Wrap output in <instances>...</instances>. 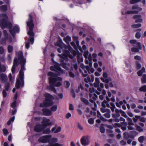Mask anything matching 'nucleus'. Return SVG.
<instances>
[{
    "mask_svg": "<svg viewBox=\"0 0 146 146\" xmlns=\"http://www.w3.org/2000/svg\"><path fill=\"white\" fill-rule=\"evenodd\" d=\"M13 50V46L11 45H9L7 46L8 52L9 53H11L12 52Z\"/></svg>",
    "mask_w": 146,
    "mask_h": 146,
    "instance_id": "473e14b6",
    "label": "nucleus"
},
{
    "mask_svg": "<svg viewBox=\"0 0 146 146\" xmlns=\"http://www.w3.org/2000/svg\"><path fill=\"white\" fill-rule=\"evenodd\" d=\"M13 37L11 36H9L8 38V40L9 43H14L16 41V40L15 36L14 35Z\"/></svg>",
    "mask_w": 146,
    "mask_h": 146,
    "instance_id": "bb28decb",
    "label": "nucleus"
},
{
    "mask_svg": "<svg viewBox=\"0 0 146 146\" xmlns=\"http://www.w3.org/2000/svg\"><path fill=\"white\" fill-rule=\"evenodd\" d=\"M48 75L50 77L49 78V85L47 86V89L49 91H53L56 93V90L54 87H58L61 85L62 79L58 77L56 74L52 72H48Z\"/></svg>",
    "mask_w": 146,
    "mask_h": 146,
    "instance_id": "20e7f679",
    "label": "nucleus"
},
{
    "mask_svg": "<svg viewBox=\"0 0 146 146\" xmlns=\"http://www.w3.org/2000/svg\"><path fill=\"white\" fill-rule=\"evenodd\" d=\"M138 8V10L139 11H141L142 10V9L141 8H138V6L137 5H134L132 7V9H137Z\"/></svg>",
    "mask_w": 146,
    "mask_h": 146,
    "instance_id": "052dcab7",
    "label": "nucleus"
},
{
    "mask_svg": "<svg viewBox=\"0 0 146 146\" xmlns=\"http://www.w3.org/2000/svg\"><path fill=\"white\" fill-rule=\"evenodd\" d=\"M134 123L129 124L128 126V128L130 130H133L134 128L133 126L134 125Z\"/></svg>",
    "mask_w": 146,
    "mask_h": 146,
    "instance_id": "49530a36",
    "label": "nucleus"
},
{
    "mask_svg": "<svg viewBox=\"0 0 146 146\" xmlns=\"http://www.w3.org/2000/svg\"><path fill=\"white\" fill-rule=\"evenodd\" d=\"M42 111L43 112L44 115L49 116L51 115L52 112L49 109L47 108H43L42 110Z\"/></svg>",
    "mask_w": 146,
    "mask_h": 146,
    "instance_id": "a211bd4d",
    "label": "nucleus"
},
{
    "mask_svg": "<svg viewBox=\"0 0 146 146\" xmlns=\"http://www.w3.org/2000/svg\"><path fill=\"white\" fill-rule=\"evenodd\" d=\"M122 124H125V125L124 126H121V129H122L123 131L125 130L126 129V126L127 125V123L126 122H125V123H122Z\"/></svg>",
    "mask_w": 146,
    "mask_h": 146,
    "instance_id": "6e6d98bb",
    "label": "nucleus"
},
{
    "mask_svg": "<svg viewBox=\"0 0 146 146\" xmlns=\"http://www.w3.org/2000/svg\"><path fill=\"white\" fill-rule=\"evenodd\" d=\"M90 70V67L88 66H86L85 67V69L83 70L82 71L81 70H80V71L81 73H82L83 76L84 77H86L87 76L88 74L89 70Z\"/></svg>",
    "mask_w": 146,
    "mask_h": 146,
    "instance_id": "4468645a",
    "label": "nucleus"
},
{
    "mask_svg": "<svg viewBox=\"0 0 146 146\" xmlns=\"http://www.w3.org/2000/svg\"><path fill=\"white\" fill-rule=\"evenodd\" d=\"M94 80V76L93 75H91L90 76H88L87 78H85L84 81L85 82H93Z\"/></svg>",
    "mask_w": 146,
    "mask_h": 146,
    "instance_id": "4be33fe9",
    "label": "nucleus"
},
{
    "mask_svg": "<svg viewBox=\"0 0 146 146\" xmlns=\"http://www.w3.org/2000/svg\"><path fill=\"white\" fill-rule=\"evenodd\" d=\"M141 80L142 83H146V75L144 74L143 75L141 78Z\"/></svg>",
    "mask_w": 146,
    "mask_h": 146,
    "instance_id": "4c0bfd02",
    "label": "nucleus"
},
{
    "mask_svg": "<svg viewBox=\"0 0 146 146\" xmlns=\"http://www.w3.org/2000/svg\"><path fill=\"white\" fill-rule=\"evenodd\" d=\"M95 90L94 88L93 87L90 88H89V91L90 93L89 94L90 98V101L92 103H94L95 107L96 106V104L94 102V101L98 98L97 96L95 94H94L93 95L92 93L94 92Z\"/></svg>",
    "mask_w": 146,
    "mask_h": 146,
    "instance_id": "1a4fd4ad",
    "label": "nucleus"
},
{
    "mask_svg": "<svg viewBox=\"0 0 146 146\" xmlns=\"http://www.w3.org/2000/svg\"><path fill=\"white\" fill-rule=\"evenodd\" d=\"M50 120L49 119H47L46 117H44L41 123L45 128L46 126L50 125L51 124V123L50 122Z\"/></svg>",
    "mask_w": 146,
    "mask_h": 146,
    "instance_id": "dca6fc26",
    "label": "nucleus"
},
{
    "mask_svg": "<svg viewBox=\"0 0 146 146\" xmlns=\"http://www.w3.org/2000/svg\"><path fill=\"white\" fill-rule=\"evenodd\" d=\"M18 65L17 59L16 58H15L14 59L13 65L12 68V73H14L15 72V67Z\"/></svg>",
    "mask_w": 146,
    "mask_h": 146,
    "instance_id": "6ab92c4d",
    "label": "nucleus"
},
{
    "mask_svg": "<svg viewBox=\"0 0 146 146\" xmlns=\"http://www.w3.org/2000/svg\"><path fill=\"white\" fill-rule=\"evenodd\" d=\"M120 145L121 146H124L126 144V141L125 140H122L120 142Z\"/></svg>",
    "mask_w": 146,
    "mask_h": 146,
    "instance_id": "8fccbe9b",
    "label": "nucleus"
},
{
    "mask_svg": "<svg viewBox=\"0 0 146 146\" xmlns=\"http://www.w3.org/2000/svg\"><path fill=\"white\" fill-rule=\"evenodd\" d=\"M17 102L16 101H14L11 105V106L13 108H15L16 106Z\"/></svg>",
    "mask_w": 146,
    "mask_h": 146,
    "instance_id": "603ef678",
    "label": "nucleus"
},
{
    "mask_svg": "<svg viewBox=\"0 0 146 146\" xmlns=\"http://www.w3.org/2000/svg\"><path fill=\"white\" fill-rule=\"evenodd\" d=\"M139 91L141 92H145L146 91V86L144 85L141 86L139 89Z\"/></svg>",
    "mask_w": 146,
    "mask_h": 146,
    "instance_id": "79ce46f5",
    "label": "nucleus"
},
{
    "mask_svg": "<svg viewBox=\"0 0 146 146\" xmlns=\"http://www.w3.org/2000/svg\"><path fill=\"white\" fill-rule=\"evenodd\" d=\"M110 105H111V107L110 108L111 109L112 112H114L115 110V106L113 103H110Z\"/></svg>",
    "mask_w": 146,
    "mask_h": 146,
    "instance_id": "ea45409f",
    "label": "nucleus"
},
{
    "mask_svg": "<svg viewBox=\"0 0 146 146\" xmlns=\"http://www.w3.org/2000/svg\"><path fill=\"white\" fill-rule=\"evenodd\" d=\"M81 101L82 102H84L86 104L88 105V104L89 102L88 101L86 100V99L83 98H81Z\"/></svg>",
    "mask_w": 146,
    "mask_h": 146,
    "instance_id": "09e8293b",
    "label": "nucleus"
},
{
    "mask_svg": "<svg viewBox=\"0 0 146 146\" xmlns=\"http://www.w3.org/2000/svg\"><path fill=\"white\" fill-rule=\"evenodd\" d=\"M57 107L58 106L57 105H55L51 107L50 109L52 111H55L57 110Z\"/></svg>",
    "mask_w": 146,
    "mask_h": 146,
    "instance_id": "37998d69",
    "label": "nucleus"
},
{
    "mask_svg": "<svg viewBox=\"0 0 146 146\" xmlns=\"http://www.w3.org/2000/svg\"><path fill=\"white\" fill-rule=\"evenodd\" d=\"M64 40L67 44H69L71 40V37L69 36H67L64 38Z\"/></svg>",
    "mask_w": 146,
    "mask_h": 146,
    "instance_id": "c756f323",
    "label": "nucleus"
},
{
    "mask_svg": "<svg viewBox=\"0 0 146 146\" xmlns=\"http://www.w3.org/2000/svg\"><path fill=\"white\" fill-rule=\"evenodd\" d=\"M101 111L102 113H104L105 112H110V110L108 109H106L105 108H102L101 109Z\"/></svg>",
    "mask_w": 146,
    "mask_h": 146,
    "instance_id": "c9c22d12",
    "label": "nucleus"
},
{
    "mask_svg": "<svg viewBox=\"0 0 146 146\" xmlns=\"http://www.w3.org/2000/svg\"><path fill=\"white\" fill-rule=\"evenodd\" d=\"M140 117V116L136 115L133 118V120L134 122H136L138 119Z\"/></svg>",
    "mask_w": 146,
    "mask_h": 146,
    "instance_id": "c03bdc74",
    "label": "nucleus"
},
{
    "mask_svg": "<svg viewBox=\"0 0 146 146\" xmlns=\"http://www.w3.org/2000/svg\"><path fill=\"white\" fill-rule=\"evenodd\" d=\"M138 11L137 10L134 11H127V9H123L122 10V14L123 15H127L131 14L134 13H138Z\"/></svg>",
    "mask_w": 146,
    "mask_h": 146,
    "instance_id": "f8f14e48",
    "label": "nucleus"
},
{
    "mask_svg": "<svg viewBox=\"0 0 146 146\" xmlns=\"http://www.w3.org/2000/svg\"><path fill=\"white\" fill-rule=\"evenodd\" d=\"M27 26L29 28V30L27 33L28 34L29 36V37L28 38V41L29 42L26 43L25 47L26 48L28 49L29 47V42L31 44H33L34 40V34L33 32L34 25L33 23L32 16L30 14L29 15V21L27 22Z\"/></svg>",
    "mask_w": 146,
    "mask_h": 146,
    "instance_id": "39448f33",
    "label": "nucleus"
},
{
    "mask_svg": "<svg viewBox=\"0 0 146 146\" xmlns=\"http://www.w3.org/2000/svg\"><path fill=\"white\" fill-rule=\"evenodd\" d=\"M120 113L122 116L125 118H127V116L125 113L121 110H120Z\"/></svg>",
    "mask_w": 146,
    "mask_h": 146,
    "instance_id": "3c124183",
    "label": "nucleus"
},
{
    "mask_svg": "<svg viewBox=\"0 0 146 146\" xmlns=\"http://www.w3.org/2000/svg\"><path fill=\"white\" fill-rule=\"evenodd\" d=\"M18 57V61L20 62L21 65L19 75V77L17 78V80L16 84L15 86L17 89L19 88L21 84V86L23 87L24 84V71L25 70V65L26 63V59L24 58L23 56V52L20 51L17 54Z\"/></svg>",
    "mask_w": 146,
    "mask_h": 146,
    "instance_id": "7ed1b4c3",
    "label": "nucleus"
},
{
    "mask_svg": "<svg viewBox=\"0 0 146 146\" xmlns=\"http://www.w3.org/2000/svg\"><path fill=\"white\" fill-rule=\"evenodd\" d=\"M133 18L135 19V22L136 23H141L143 21L141 16L140 15H135L134 16Z\"/></svg>",
    "mask_w": 146,
    "mask_h": 146,
    "instance_id": "aec40b11",
    "label": "nucleus"
},
{
    "mask_svg": "<svg viewBox=\"0 0 146 146\" xmlns=\"http://www.w3.org/2000/svg\"><path fill=\"white\" fill-rule=\"evenodd\" d=\"M88 122L91 124H92L94 123V120L92 118L89 119L88 121Z\"/></svg>",
    "mask_w": 146,
    "mask_h": 146,
    "instance_id": "0e129e2a",
    "label": "nucleus"
},
{
    "mask_svg": "<svg viewBox=\"0 0 146 146\" xmlns=\"http://www.w3.org/2000/svg\"><path fill=\"white\" fill-rule=\"evenodd\" d=\"M100 88L98 87L97 88V90L96 91V93L98 95H99L100 94V92L102 90V89L104 88V84L101 83L100 84Z\"/></svg>",
    "mask_w": 146,
    "mask_h": 146,
    "instance_id": "cd10ccee",
    "label": "nucleus"
},
{
    "mask_svg": "<svg viewBox=\"0 0 146 146\" xmlns=\"http://www.w3.org/2000/svg\"><path fill=\"white\" fill-rule=\"evenodd\" d=\"M3 1H0V5L3 4ZM7 9V6L6 5H3L0 6V9L3 12L6 11Z\"/></svg>",
    "mask_w": 146,
    "mask_h": 146,
    "instance_id": "b1692460",
    "label": "nucleus"
},
{
    "mask_svg": "<svg viewBox=\"0 0 146 146\" xmlns=\"http://www.w3.org/2000/svg\"><path fill=\"white\" fill-rule=\"evenodd\" d=\"M113 127L115 128H116L117 127H120L121 126V124L118 123H115L113 125Z\"/></svg>",
    "mask_w": 146,
    "mask_h": 146,
    "instance_id": "338daca9",
    "label": "nucleus"
},
{
    "mask_svg": "<svg viewBox=\"0 0 146 146\" xmlns=\"http://www.w3.org/2000/svg\"><path fill=\"white\" fill-rule=\"evenodd\" d=\"M60 65L56 62H54V66H51L50 67V70L56 71L60 73H63L64 71L60 67Z\"/></svg>",
    "mask_w": 146,
    "mask_h": 146,
    "instance_id": "9d476101",
    "label": "nucleus"
},
{
    "mask_svg": "<svg viewBox=\"0 0 146 146\" xmlns=\"http://www.w3.org/2000/svg\"><path fill=\"white\" fill-rule=\"evenodd\" d=\"M43 125L37 124L34 128L35 130L37 132H40L42 131L45 128Z\"/></svg>",
    "mask_w": 146,
    "mask_h": 146,
    "instance_id": "2eb2a0df",
    "label": "nucleus"
},
{
    "mask_svg": "<svg viewBox=\"0 0 146 146\" xmlns=\"http://www.w3.org/2000/svg\"><path fill=\"white\" fill-rule=\"evenodd\" d=\"M131 43L133 44V46H136L137 47H133L131 48L132 52H138L139 50L141 49V44L139 42H137L136 40H130L129 41Z\"/></svg>",
    "mask_w": 146,
    "mask_h": 146,
    "instance_id": "6e6552de",
    "label": "nucleus"
},
{
    "mask_svg": "<svg viewBox=\"0 0 146 146\" xmlns=\"http://www.w3.org/2000/svg\"><path fill=\"white\" fill-rule=\"evenodd\" d=\"M144 140H146V137H144L143 136L140 137L138 139V140L141 143H142Z\"/></svg>",
    "mask_w": 146,
    "mask_h": 146,
    "instance_id": "72a5a7b5",
    "label": "nucleus"
},
{
    "mask_svg": "<svg viewBox=\"0 0 146 146\" xmlns=\"http://www.w3.org/2000/svg\"><path fill=\"white\" fill-rule=\"evenodd\" d=\"M123 136L124 138L126 139H128L129 138L131 139L133 138V136L131 135V134L127 132L124 133L123 134Z\"/></svg>",
    "mask_w": 146,
    "mask_h": 146,
    "instance_id": "393cba45",
    "label": "nucleus"
},
{
    "mask_svg": "<svg viewBox=\"0 0 146 146\" xmlns=\"http://www.w3.org/2000/svg\"><path fill=\"white\" fill-rule=\"evenodd\" d=\"M42 131V133L44 134H49L51 132L50 128H47L44 130L43 129Z\"/></svg>",
    "mask_w": 146,
    "mask_h": 146,
    "instance_id": "e433bc0d",
    "label": "nucleus"
},
{
    "mask_svg": "<svg viewBox=\"0 0 146 146\" xmlns=\"http://www.w3.org/2000/svg\"><path fill=\"white\" fill-rule=\"evenodd\" d=\"M100 83V80L99 78H96L95 79V82L94 84V86L95 87H98L99 84Z\"/></svg>",
    "mask_w": 146,
    "mask_h": 146,
    "instance_id": "c85d7f7f",
    "label": "nucleus"
},
{
    "mask_svg": "<svg viewBox=\"0 0 146 146\" xmlns=\"http://www.w3.org/2000/svg\"><path fill=\"white\" fill-rule=\"evenodd\" d=\"M55 45L60 47V48L58 49V51L59 53L61 52L63 50V48H64L65 49L68 48L71 54H73V56L70 54V52L69 51L66 50L63 51V53L62 54H58V56L61 58L60 59V61L61 62V65L66 70H69V68H70V65L64 63V60L67 61L68 60V58L72 59L73 56H75L77 55L78 52L74 50L70 45L67 47L65 45L62 43V40H59L57 42L55 43Z\"/></svg>",
    "mask_w": 146,
    "mask_h": 146,
    "instance_id": "f257e3e1",
    "label": "nucleus"
},
{
    "mask_svg": "<svg viewBox=\"0 0 146 146\" xmlns=\"http://www.w3.org/2000/svg\"><path fill=\"white\" fill-rule=\"evenodd\" d=\"M141 1V2L144 5L145 3V0H131L130 3L131 4H133L140 2Z\"/></svg>",
    "mask_w": 146,
    "mask_h": 146,
    "instance_id": "a878e982",
    "label": "nucleus"
},
{
    "mask_svg": "<svg viewBox=\"0 0 146 146\" xmlns=\"http://www.w3.org/2000/svg\"><path fill=\"white\" fill-rule=\"evenodd\" d=\"M136 68L137 69H140L141 67V64L138 62H137V61L136 62Z\"/></svg>",
    "mask_w": 146,
    "mask_h": 146,
    "instance_id": "bf43d9fd",
    "label": "nucleus"
},
{
    "mask_svg": "<svg viewBox=\"0 0 146 146\" xmlns=\"http://www.w3.org/2000/svg\"><path fill=\"white\" fill-rule=\"evenodd\" d=\"M0 80L1 82L4 83L7 82L8 80L7 76L6 74L3 73H1L0 74Z\"/></svg>",
    "mask_w": 146,
    "mask_h": 146,
    "instance_id": "f3484780",
    "label": "nucleus"
},
{
    "mask_svg": "<svg viewBox=\"0 0 146 146\" xmlns=\"http://www.w3.org/2000/svg\"><path fill=\"white\" fill-rule=\"evenodd\" d=\"M141 36V34L139 32H137L135 35V37L137 38H139Z\"/></svg>",
    "mask_w": 146,
    "mask_h": 146,
    "instance_id": "e2e57ef3",
    "label": "nucleus"
},
{
    "mask_svg": "<svg viewBox=\"0 0 146 146\" xmlns=\"http://www.w3.org/2000/svg\"><path fill=\"white\" fill-rule=\"evenodd\" d=\"M97 55L95 53H93L92 55V56L93 58V61L94 62H96L97 61L96 58L97 57Z\"/></svg>",
    "mask_w": 146,
    "mask_h": 146,
    "instance_id": "5fc2aeb1",
    "label": "nucleus"
},
{
    "mask_svg": "<svg viewBox=\"0 0 146 146\" xmlns=\"http://www.w3.org/2000/svg\"><path fill=\"white\" fill-rule=\"evenodd\" d=\"M77 58L79 63L82 62L83 61V59L82 55L78 54L77 56Z\"/></svg>",
    "mask_w": 146,
    "mask_h": 146,
    "instance_id": "7c9ffc66",
    "label": "nucleus"
},
{
    "mask_svg": "<svg viewBox=\"0 0 146 146\" xmlns=\"http://www.w3.org/2000/svg\"><path fill=\"white\" fill-rule=\"evenodd\" d=\"M3 131L4 134L7 136L8 133V132L7 129H3Z\"/></svg>",
    "mask_w": 146,
    "mask_h": 146,
    "instance_id": "4d7b16f0",
    "label": "nucleus"
},
{
    "mask_svg": "<svg viewBox=\"0 0 146 146\" xmlns=\"http://www.w3.org/2000/svg\"><path fill=\"white\" fill-rule=\"evenodd\" d=\"M141 26V24L139 23L138 24H134L132 25V27L133 28H137L140 27Z\"/></svg>",
    "mask_w": 146,
    "mask_h": 146,
    "instance_id": "a18cd8bd",
    "label": "nucleus"
},
{
    "mask_svg": "<svg viewBox=\"0 0 146 146\" xmlns=\"http://www.w3.org/2000/svg\"><path fill=\"white\" fill-rule=\"evenodd\" d=\"M110 113L108 112L107 113H105L104 115V116L106 118H109L110 117Z\"/></svg>",
    "mask_w": 146,
    "mask_h": 146,
    "instance_id": "13d9d810",
    "label": "nucleus"
},
{
    "mask_svg": "<svg viewBox=\"0 0 146 146\" xmlns=\"http://www.w3.org/2000/svg\"><path fill=\"white\" fill-rule=\"evenodd\" d=\"M64 84L65 88H68L69 87L70 85V83L68 81H65L64 82Z\"/></svg>",
    "mask_w": 146,
    "mask_h": 146,
    "instance_id": "864d4df0",
    "label": "nucleus"
},
{
    "mask_svg": "<svg viewBox=\"0 0 146 146\" xmlns=\"http://www.w3.org/2000/svg\"><path fill=\"white\" fill-rule=\"evenodd\" d=\"M15 119V117L14 116L13 117L11 118L10 120L8 121L7 124L8 125H10L11 123H12L14 121Z\"/></svg>",
    "mask_w": 146,
    "mask_h": 146,
    "instance_id": "a19ab883",
    "label": "nucleus"
},
{
    "mask_svg": "<svg viewBox=\"0 0 146 146\" xmlns=\"http://www.w3.org/2000/svg\"><path fill=\"white\" fill-rule=\"evenodd\" d=\"M131 135L133 136V138L136 136L137 134V132L135 131H132L130 132Z\"/></svg>",
    "mask_w": 146,
    "mask_h": 146,
    "instance_id": "de8ad7c7",
    "label": "nucleus"
},
{
    "mask_svg": "<svg viewBox=\"0 0 146 146\" xmlns=\"http://www.w3.org/2000/svg\"><path fill=\"white\" fill-rule=\"evenodd\" d=\"M38 141L43 143H48L52 146H63V145L58 143L57 138L52 137L51 135H47L42 136L38 139Z\"/></svg>",
    "mask_w": 146,
    "mask_h": 146,
    "instance_id": "423d86ee",
    "label": "nucleus"
},
{
    "mask_svg": "<svg viewBox=\"0 0 146 146\" xmlns=\"http://www.w3.org/2000/svg\"><path fill=\"white\" fill-rule=\"evenodd\" d=\"M8 37L3 38L1 41V43L3 44H6V40L7 39L8 40Z\"/></svg>",
    "mask_w": 146,
    "mask_h": 146,
    "instance_id": "58836bf2",
    "label": "nucleus"
},
{
    "mask_svg": "<svg viewBox=\"0 0 146 146\" xmlns=\"http://www.w3.org/2000/svg\"><path fill=\"white\" fill-rule=\"evenodd\" d=\"M136 129L139 131H141L143 130V128L139 126H136Z\"/></svg>",
    "mask_w": 146,
    "mask_h": 146,
    "instance_id": "69168bd1",
    "label": "nucleus"
},
{
    "mask_svg": "<svg viewBox=\"0 0 146 146\" xmlns=\"http://www.w3.org/2000/svg\"><path fill=\"white\" fill-rule=\"evenodd\" d=\"M101 80L104 82H105L106 83H108L111 80V78H108L107 79H105L103 78H101Z\"/></svg>",
    "mask_w": 146,
    "mask_h": 146,
    "instance_id": "f704fd0d",
    "label": "nucleus"
},
{
    "mask_svg": "<svg viewBox=\"0 0 146 146\" xmlns=\"http://www.w3.org/2000/svg\"><path fill=\"white\" fill-rule=\"evenodd\" d=\"M61 129V128L60 127H58L57 125H56L52 129V131L54 132L55 133H57L59 132Z\"/></svg>",
    "mask_w": 146,
    "mask_h": 146,
    "instance_id": "412c9836",
    "label": "nucleus"
},
{
    "mask_svg": "<svg viewBox=\"0 0 146 146\" xmlns=\"http://www.w3.org/2000/svg\"><path fill=\"white\" fill-rule=\"evenodd\" d=\"M0 26L1 28L3 29L5 28L9 29V31L13 36L15 35V33H18L19 31V28L17 25H16L12 28V24L8 21V17L5 14L0 13Z\"/></svg>",
    "mask_w": 146,
    "mask_h": 146,
    "instance_id": "f03ea898",
    "label": "nucleus"
},
{
    "mask_svg": "<svg viewBox=\"0 0 146 146\" xmlns=\"http://www.w3.org/2000/svg\"><path fill=\"white\" fill-rule=\"evenodd\" d=\"M115 113H113L112 115V117L113 118H117L119 117L120 116V110H119L117 109H116L115 110Z\"/></svg>",
    "mask_w": 146,
    "mask_h": 146,
    "instance_id": "5701e85b",
    "label": "nucleus"
},
{
    "mask_svg": "<svg viewBox=\"0 0 146 146\" xmlns=\"http://www.w3.org/2000/svg\"><path fill=\"white\" fill-rule=\"evenodd\" d=\"M44 97L45 100L40 105V107H48L53 104L54 102L52 100L53 97L52 95L48 93H46L44 94Z\"/></svg>",
    "mask_w": 146,
    "mask_h": 146,
    "instance_id": "0eeeda50",
    "label": "nucleus"
},
{
    "mask_svg": "<svg viewBox=\"0 0 146 146\" xmlns=\"http://www.w3.org/2000/svg\"><path fill=\"white\" fill-rule=\"evenodd\" d=\"M88 51H85L84 52L83 55L86 59L88 58Z\"/></svg>",
    "mask_w": 146,
    "mask_h": 146,
    "instance_id": "680f3d73",
    "label": "nucleus"
},
{
    "mask_svg": "<svg viewBox=\"0 0 146 146\" xmlns=\"http://www.w3.org/2000/svg\"><path fill=\"white\" fill-rule=\"evenodd\" d=\"M145 72V69L144 67H143L141 70L138 71L137 74L139 76H141Z\"/></svg>",
    "mask_w": 146,
    "mask_h": 146,
    "instance_id": "2f4dec72",
    "label": "nucleus"
},
{
    "mask_svg": "<svg viewBox=\"0 0 146 146\" xmlns=\"http://www.w3.org/2000/svg\"><path fill=\"white\" fill-rule=\"evenodd\" d=\"M144 100H145L144 101L142 100H138V102L139 103H143L144 102L146 103V97H145L144 98Z\"/></svg>",
    "mask_w": 146,
    "mask_h": 146,
    "instance_id": "774afa93",
    "label": "nucleus"
},
{
    "mask_svg": "<svg viewBox=\"0 0 146 146\" xmlns=\"http://www.w3.org/2000/svg\"><path fill=\"white\" fill-rule=\"evenodd\" d=\"M10 84L9 82H6L5 85V89L3 90V95L4 98L6 97L7 95V91L9 88Z\"/></svg>",
    "mask_w": 146,
    "mask_h": 146,
    "instance_id": "ddd939ff",
    "label": "nucleus"
},
{
    "mask_svg": "<svg viewBox=\"0 0 146 146\" xmlns=\"http://www.w3.org/2000/svg\"><path fill=\"white\" fill-rule=\"evenodd\" d=\"M89 136L88 135L83 136L81 139V142L82 144L85 146L88 145L90 143L89 139Z\"/></svg>",
    "mask_w": 146,
    "mask_h": 146,
    "instance_id": "9b49d317",
    "label": "nucleus"
}]
</instances>
